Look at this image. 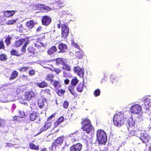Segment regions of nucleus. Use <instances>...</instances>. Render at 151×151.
I'll return each mask as SVG.
<instances>
[{"instance_id": "1", "label": "nucleus", "mask_w": 151, "mask_h": 151, "mask_svg": "<svg viewBox=\"0 0 151 151\" xmlns=\"http://www.w3.org/2000/svg\"><path fill=\"white\" fill-rule=\"evenodd\" d=\"M124 114L122 112H120L115 114L113 119L114 125L120 127L125 122L126 119L124 117Z\"/></svg>"}, {"instance_id": "2", "label": "nucleus", "mask_w": 151, "mask_h": 151, "mask_svg": "<svg viewBox=\"0 0 151 151\" xmlns=\"http://www.w3.org/2000/svg\"><path fill=\"white\" fill-rule=\"evenodd\" d=\"M55 60L56 64L57 65L61 66H68V64L67 63L66 60L61 58H57L55 59L50 60L46 61H42L40 62V65L43 66V65H50L48 63L49 62H51Z\"/></svg>"}, {"instance_id": "3", "label": "nucleus", "mask_w": 151, "mask_h": 151, "mask_svg": "<svg viewBox=\"0 0 151 151\" xmlns=\"http://www.w3.org/2000/svg\"><path fill=\"white\" fill-rule=\"evenodd\" d=\"M96 136L98 141L99 143L104 145L106 143L107 141V138L106 134L104 131L98 130Z\"/></svg>"}, {"instance_id": "4", "label": "nucleus", "mask_w": 151, "mask_h": 151, "mask_svg": "<svg viewBox=\"0 0 151 151\" xmlns=\"http://www.w3.org/2000/svg\"><path fill=\"white\" fill-rule=\"evenodd\" d=\"M61 36L63 38H66L69 33V28L66 24H64L61 26Z\"/></svg>"}, {"instance_id": "5", "label": "nucleus", "mask_w": 151, "mask_h": 151, "mask_svg": "<svg viewBox=\"0 0 151 151\" xmlns=\"http://www.w3.org/2000/svg\"><path fill=\"white\" fill-rule=\"evenodd\" d=\"M52 21L51 18L49 16L44 15L42 17L41 19L42 24L46 27L49 25Z\"/></svg>"}, {"instance_id": "6", "label": "nucleus", "mask_w": 151, "mask_h": 151, "mask_svg": "<svg viewBox=\"0 0 151 151\" xmlns=\"http://www.w3.org/2000/svg\"><path fill=\"white\" fill-rule=\"evenodd\" d=\"M64 137L63 136L58 137L56 140L52 142V145L50 147L52 149L54 147L55 148L56 147L61 145L63 143Z\"/></svg>"}, {"instance_id": "7", "label": "nucleus", "mask_w": 151, "mask_h": 151, "mask_svg": "<svg viewBox=\"0 0 151 151\" xmlns=\"http://www.w3.org/2000/svg\"><path fill=\"white\" fill-rule=\"evenodd\" d=\"M58 48L59 50L58 53H63L65 52L68 47L67 45L62 42L59 43L58 45Z\"/></svg>"}, {"instance_id": "8", "label": "nucleus", "mask_w": 151, "mask_h": 151, "mask_svg": "<svg viewBox=\"0 0 151 151\" xmlns=\"http://www.w3.org/2000/svg\"><path fill=\"white\" fill-rule=\"evenodd\" d=\"M38 105L40 108H42L47 105L46 99L42 97H40L38 99Z\"/></svg>"}, {"instance_id": "9", "label": "nucleus", "mask_w": 151, "mask_h": 151, "mask_svg": "<svg viewBox=\"0 0 151 151\" xmlns=\"http://www.w3.org/2000/svg\"><path fill=\"white\" fill-rule=\"evenodd\" d=\"M141 110V106L137 104L132 106L131 109V111L132 113L137 114H139L140 113Z\"/></svg>"}, {"instance_id": "10", "label": "nucleus", "mask_w": 151, "mask_h": 151, "mask_svg": "<svg viewBox=\"0 0 151 151\" xmlns=\"http://www.w3.org/2000/svg\"><path fill=\"white\" fill-rule=\"evenodd\" d=\"M82 147L80 143L74 144L70 147V151H80Z\"/></svg>"}, {"instance_id": "11", "label": "nucleus", "mask_w": 151, "mask_h": 151, "mask_svg": "<svg viewBox=\"0 0 151 151\" xmlns=\"http://www.w3.org/2000/svg\"><path fill=\"white\" fill-rule=\"evenodd\" d=\"M129 126L127 127L128 130H133L135 127V121L132 118H130L128 122Z\"/></svg>"}, {"instance_id": "12", "label": "nucleus", "mask_w": 151, "mask_h": 151, "mask_svg": "<svg viewBox=\"0 0 151 151\" xmlns=\"http://www.w3.org/2000/svg\"><path fill=\"white\" fill-rule=\"evenodd\" d=\"M35 94L32 91L27 92L25 94V99L29 100L31 99L32 98L35 97Z\"/></svg>"}, {"instance_id": "13", "label": "nucleus", "mask_w": 151, "mask_h": 151, "mask_svg": "<svg viewBox=\"0 0 151 151\" xmlns=\"http://www.w3.org/2000/svg\"><path fill=\"white\" fill-rule=\"evenodd\" d=\"M150 139V137L149 135L146 133L142 134L140 138V139L144 143H146L148 142Z\"/></svg>"}, {"instance_id": "14", "label": "nucleus", "mask_w": 151, "mask_h": 151, "mask_svg": "<svg viewBox=\"0 0 151 151\" xmlns=\"http://www.w3.org/2000/svg\"><path fill=\"white\" fill-rule=\"evenodd\" d=\"M16 13L14 10H6L3 12V13L4 16L5 17L9 18L14 15Z\"/></svg>"}, {"instance_id": "15", "label": "nucleus", "mask_w": 151, "mask_h": 151, "mask_svg": "<svg viewBox=\"0 0 151 151\" xmlns=\"http://www.w3.org/2000/svg\"><path fill=\"white\" fill-rule=\"evenodd\" d=\"M57 51V48L55 46H51L49 48L47 51V54L50 55H51L54 54L55 52Z\"/></svg>"}, {"instance_id": "16", "label": "nucleus", "mask_w": 151, "mask_h": 151, "mask_svg": "<svg viewBox=\"0 0 151 151\" xmlns=\"http://www.w3.org/2000/svg\"><path fill=\"white\" fill-rule=\"evenodd\" d=\"M35 24L34 21L32 19L27 21L26 23V26L28 28L32 29L34 27Z\"/></svg>"}, {"instance_id": "17", "label": "nucleus", "mask_w": 151, "mask_h": 151, "mask_svg": "<svg viewBox=\"0 0 151 151\" xmlns=\"http://www.w3.org/2000/svg\"><path fill=\"white\" fill-rule=\"evenodd\" d=\"M74 70L75 72L78 73V75L79 76H82L84 74V70L81 68L80 67H75Z\"/></svg>"}, {"instance_id": "18", "label": "nucleus", "mask_w": 151, "mask_h": 151, "mask_svg": "<svg viewBox=\"0 0 151 151\" xmlns=\"http://www.w3.org/2000/svg\"><path fill=\"white\" fill-rule=\"evenodd\" d=\"M129 132L128 134V135L129 136H132L134 135H136L137 136H138L139 134L141 133V131L139 130H128Z\"/></svg>"}, {"instance_id": "19", "label": "nucleus", "mask_w": 151, "mask_h": 151, "mask_svg": "<svg viewBox=\"0 0 151 151\" xmlns=\"http://www.w3.org/2000/svg\"><path fill=\"white\" fill-rule=\"evenodd\" d=\"M82 128L83 131H86L88 133L91 132L93 129L92 125L85 126L83 127Z\"/></svg>"}, {"instance_id": "20", "label": "nucleus", "mask_w": 151, "mask_h": 151, "mask_svg": "<svg viewBox=\"0 0 151 151\" xmlns=\"http://www.w3.org/2000/svg\"><path fill=\"white\" fill-rule=\"evenodd\" d=\"M27 51L31 56L34 55L36 52V49L34 47L31 46L28 47Z\"/></svg>"}, {"instance_id": "21", "label": "nucleus", "mask_w": 151, "mask_h": 151, "mask_svg": "<svg viewBox=\"0 0 151 151\" xmlns=\"http://www.w3.org/2000/svg\"><path fill=\"white\" fill-rule=\"evenodd\" d=\"M144 107L146 109H149L151 108V104L150 102V100L148 98H145L144 99Z\"/></svg>"}, {"instance_id": "22", "label": "nucleus", "mask_w": 151, "mask_h": 151, "mask_svg": "<svg viewBox=\"0 0 151 151\" xmlns=\"http://www.w3.org/2000/svg\"><path fill=\"white\" fill-rule=\"evenodd\" d=\"M39 114L36 112H33L29 114V119L31 121L35 120L39 116Z\"/></svg>"}, {"instance_id": "23", "label": "nucleus", "mask_w": 151, "mask_h": 151, "mask_svg": "<svg viewBox=\"0 0 151 151\" xmlns=\"http://www.w3.org/2000/svg\"><path fill=\"white\" fill-rule=\"evenodd\" d=\"M51 123L50 122H48L46 123L40 129L41 132L46 131L51 126Z\"/></svg>"}, {"instance_id": "24", "label": "nucleus", "mask_w": 151, "mask_h": 151, "mask_svg": "<svg viewBox=\"0 0 151 151\" xmlns=\"http://www.w3.org/2000/svg\"><path fill=\"white\" fill-rule=\"evenodd\" d=\"M26 40L25 38H22L16 41L14 44L15 47H18L22 46L24 42Z\"/></svg>"}, {"instance_id": "25", "label": "nucleus", "mask_w": 151, "mask_h": 151, "mask_svg": "<svg viewBox=\"0 0 151 151\" xmlns=\"http://www.w3.org/2000/svg\"><path fill=\"white\" fill-rule=\"evenodd\" d=\"M51 83L54 86V87L56 89L60 88L61 86L60 82L58 81H52L51 82Z\"/></svg>"}, {"instance_id": "26", "label": "nucleus", "mask_w": 151, "mask_h": 151, "mask_svg": "<svg viewBox=\"0 0 151 151\" xmlns=\"http://www.w3.org/2000/svg\"><path fill=\"white\" fill-rule=\"evenodd\" d=\"M84 55V52L82 51L77 52L76 53V57L79 59L82 58Z\"/></svg>"}, {"instance_id": "27", "label": "nucleus", "mask_w": 151, "mask_h": 151, "mask_svg": "<svg viewBox=\"0 0 151 151\" xmlns=\"http://www.w3.org/2000/svg\"><path fill=\"white\" fill-rule=\"evenodd\" d=\"M12 37L10 36L9 35H8L6 38L4 42L5 43L6 46H8L9 45L11 44V40H12Z\"/></svg>"}, {"instance_id": "28", "label": "nucleus", "mask_w": 151, "mask_h": 151, "mask_svg": "<svg viewBox=\"0 0 151 151\" xmlns=\"http://www.w3.org/2000/svg\"><path fill=\"white\" fill-rule=\"evenodd\" d=\"M29 146L30 149L32 150H38L39 149V148L38 146H36L34 143H31L29 144Z\"/></svg>"}, {"instance_id": "29", "label": "nucleus", "mask_w": 151, "mask_h": 151, "mask_svg": "<svg viewBox=\"0 0 151 151\" xmlns=\"http://www.w3.org/2000/svg\"><path fill=\"white\" fill-rule=\"evenodd\" d=\"M63 119L64 118L63 117H61L59 118L55 124V127H57L58 125L63 121Z\"/></svg>"}, {"instance_id": "30", "label": "nucleus", "mask_w": 151, "mask_h": 151, "mask_svg": "<svg viewBox=\"0 0 151 151\" xmlns=\"http://www.w3.org/2000/svg\"><path fill=\"white\" fill-rule=\"evenodd\" d=\"M83 87L84 84L83 83H80L77 87V90L78 91L81 92L83 90Z\"/></svg>"}, {"instance_id": "31", "label": "nucleus", "mask_w": 151, "mask_h": 151, "mask_svg": "<svg viewBox=\"0 0 151 151\" xmlns=\"http://www.w3.org/2000/svg\"><path fill=\"white\" fill-rule=\"evenodd\" d=\"M83 127L85 126H87L88 125H91L90 121L88 119H86L84 120L82 123Z\"/></svg>"}, {"instance_id": "32", "label": "nucleus", "mask_w": 151, "mask_h": 151, "mask_svg": "<svg viewBox=\"0 0 151 151\" xmlns=\"http://www.w3.org/2000/svg\"><path fill=\"white\" fill-rule=\"evenodd\" d=\"M78 82V80H77L76 77H75L71 80V85L75 86L77 84Z\"/></svg>"}, {"instance_id": "33", "label": "nucleus", "mask_w": 151, "mask_h": 151, "mask_svg": "<svg viewBox=\"0 0 151 151\" xmlns=\"http://www.w3.org/2000/svg\"><path fill=\"white\" fill-rule=\"evenodd\" d=\"M47 84L45 82H42L41 83H38L37 84V86L40 88H43L47 86Z\"/></svg>"}, {"instance_id": "34", "label": "nucleus", "mask_w": 151, "mask_h": 151, "mask_svg": "<svg viewBox=\"0 0 151 151\" xmlns=\"http://www.w3.org/2000/svg\"><path fill=\"white\" fill-rule=\"evenodd\" d=\"M10 54L12 55H14L17 56H19L20 55L18 53L16 50L14 49H12L10 52Z\"/></svg>"}, {"instance_id": "35", "label": "nucleus", "mask_w": 151, "mask_h": 151, "mask_svg": "<svg viewBox=\"0 0 151 151\" xmlns=\"http://www.w3.org/2000/svg\"><path fill=\"white\" fill-rule=\"evenodd\" d=\"M7 60L6 55L5 54H1L0 55V60L1 61H5Z\"/></svg>"}, {"instance_id": "36", "label": "nucleus", "mask_w": 151, "mask_h": 151, "mask_svg": "<svg viewBox=\"0 0 151 151\" xmlns=\"http://www.w3.org/2000/svg\"><path fill=\"white\" fill-rule=\"evenodd\" d=\"M75 86H69L68 87V89L70 93L73 95H75L76 92L74 91Z\"/></svg>"}, {"instance_id": "37", "label": "nucleus", "mask_w": 151, "mask_h": 151, "mask_svg": "<svg viewBox=\"0 0 151 151\" xmlns=\"http://www.w3.org/2000/svg\"><path fill=\"white\" fill-rule=\"evenodd\" d=\"M18 73L16 71H14L12 74L10 80H12L16 78L18 76Z\"/></svg>"}, {"instance_id": "38", "label": "nucleus", "mask_w": 151, "mask_h": 151, "mask_svg": "<svg viewBox=\"0 0 151 151\" xmlns=\"http://www.w3.org/2000/svg\"><path fill=\"white\" fill-rule=\"evenodd\" d=\"M17 19L9 20L6 22V24L8 25L10 24H13L16 22L17 21Z\"/></svg>"}, {"instance_id": "39", "label": "nucleus", "mask_w": 151, "mask_h": 151, "mask_svg": "<svg viewBox=\"0 0 151 151\" xmlns=\"http://www.w3.org/2000/svg\"><path fill=\"white\" fill-rule=\"evenodd\" d=\"M6 124V121L0 118V129L5 127Z\"/></svg>"}, {"instance_id": "40", "label": "nucleus", "mask_w": 151, "mask_h": 151, "mask_svg": "<svg viewBox=\"0 0 151 151\" xmlns=\"http://www.w3.org/2000/svg\"><path fill=\"white\" fill-rule=\"evenodd\" d=\"M52 68L47 67V68L50 69L52 71L55 72L56 73H59L60 71V70L57 68H55L54 67H51Z\"/></svg>"}, {"instance_id": "41", "label": "nucleus", "mask_w": 151, "mask_h": 151, "mask_svg": "<svg viewBox=\"0 0 151 151\" xmlns=\"http://www.w3.org/2000/svg\"><path fill=\"white\" fill-rule=\"evenodd\" d=\"M53 77L54 76L52 74H48L46 76V79L52 82V81H53L52 79L53 78Z\"/></svg>"}, {"instance_id": "42", "label": "nucleus", "mask_w": 151, "mask_h": 151, "mask_svg": "<svg viewBox=\"0 0 151 151\" xmlns=\"http://www.w3.org/2000/svg\"><path fill=\"white\" fill-rule=\"evenodd\" d=\"M6 20V19L3 16H0V23L2 25H4Z\"/></svg>"}, {"instance_id": "43", "label": "nucleus", "mask_w": 151, "mask_h": 151, "mask_svg": "<svg viewBox=\"0 0 151 151\" xmlns=\"http://www.w3.org/2000/svg\"><path fill=\"white\" fill-rule=\"evenodd\" d=\"M51 8L50 7L44 5L42 10L44 11V12H47L51 10Z\"/></svg>"}, {"instance_id": "44", "label": "nucleus", "mask_w": 151, "mask_h": 151, "mask_svg": "<svg viewBox=\"0 0 151 151\" xmlns=\"http://www.w3.org/2000/svg\"><path fill=\"white\" fill-rule=\"evenodd\" d=\"M43 6L44 4H40L36 5L35 6V8L37 10H42Z\"/></svg>"}, {"instance_id": "45", "label": "nucleus", "mask_w": 151, "mask_h": 151, "mask_svg": "<svg viewBox=\"0 0 151 151\" xmlns=\"http://www.w3.org/2000/svg\"><path fill=\"white\" fill-rule=\"evenodd\" d=\"M17 29L18 31L21 32H22L23 30V25L22 24H20L19 26L17 25Z\"/></svg>"}, {"instance_id": "46", "label": "nucleus", "mask_w": 151, "mask_h": 151, "mask_svg": "<svg viewBox=\"0 0 151 151\" xmlns=\"http://www.w3.org/2000/svg\"><path fill=\"white\" fill-rule=\"evenodd\" d=\"M100 91L99 89H96L94 92L93 94L95 96H99L100 95Z\"/></svg>"}, {"instance_id": "47", "label": "nucleus", "mask_w": 151, "mask_h": 151, "mask_svg": "<svg viewBox=\"0 0 151 151\" xmlns=\"http://www.w3.org/2000/svg\"><path fill=\"white\" fill-rule=\"evenodd\" d=\"M72 44L76 48L79 50H81L80 47L74 41L72 42Z\"/></svg>"}, {"instance_id": "48", "label": "nucleus", "mask_w": 151, "mask_h": 151, "mask_svg": "<svg viewBox=\"0 0 151 151\" xmlns=\"http://www.w3.org/2000/svg\"><path fill=\"white\" fill-rule=\"evenodd\" d=\"M1 49L3 50H4L5 49V46L4 45V43L2 40L0 41V49Z\"/></svg>"}, {"instance_id": "49", "label": "nucleus", "mask_w": 151, "mask_h": 151, "mask_svg": "<svg viewBox=\"0 0 151 151\" xmlns=\"http://www.w3.org/2000/svg\"><path fill=\"white\" fill-rule=\"evenodd\" d=\"M45 38V36L44 34H42L40 35L39 37L37 39L38 41L40 40L41 39H44Z\"/></svg>"}, {"instance_id": "50", "label": "nucleus", "mask_w": 151, "mask_h": 151, "mask_svg": "<svg viewBox=\"0 0 151 151\" xmlns=\"http://www.w3.org/2000/svg\"><path fill=\"white\" fill-rule=\"evenodd\" d=\"M116 76L114 75H111L110 77V80L112 83H114L116 81Z\"/></svg>"}, {"instance_id": "51", "label": "nucleus", "mask_w": 151, "mask_h": 151, "mask_svg": "<svg viewBox=\"0 0 151 151\" xmlns=\"http://www.w3.org/2000/svg\"><path fill=\"white\" fill-rule=\"evenodd\" d=\"M78 134V132H75L71 133L70 134H69L68 135V137H75Z\"/></svg>"}, {"instance_id": "52", "label": "nucleus", "mask_w": 151, "mask_h": 151, "mask_svg": "<svg viewBox=\"0 0 151 151\" xmlns=\"http://www.w3.org/2000/svg\"><path fill=\"white\" fill-rule=\"evenodd\" d=\"M83 139L84 140L85 142L86 143H88L90 139L87 136H83Z\"/></svg>"}, {"instance_id": "53", "label": "nucleus", "mask_w": 151, "mask_h": 151, "mask_svg": "<svg viewBox=\"0 0 151 151\" xmlns=\"http://www.w3.org/2000/svg\"><path fill=\"white\" fill-rule=\"evenodd\" d=\"M65 92V91L64 90H60L58 92V94L59 96H62L63 95Z\"/></svg>"}, {"instance_id": "54", "label": "nucleus", "mask_w": 151, "mask_h": 151, "mask_svg": "<svg viewBox=\"0 0 151 151\" xmlns=\"http://www.w3.org/2000/svg\"><path fill=\"white\" fill-rule=\"evenodd\" d=\"M69 105V103L67 101H65L64 102L63 106L65 108H67L68 106Z\"/></svg>"}, {"instance_id": "55", "label": "nucleus", "mask_w": 151, "mask_h": 151, "mask_svg": "<svg viewBox=\"0 0 151 151\" xmlns=\"http://www.w3.org/2000/svg\"><path fill=\"white\" fill-rule=\"evenodd\" d=\"M20 117L21 118H23L25 116V114L23 111H19Z\"/></svg>"}, {"instance_id": "56", "label": "nucleus", "mask_w": 151, "mask_h": 151, "mask_svg": "<svg viewBox=\"0 0 151 151\" xmlns=\"http://www.w3.org/2000/svg\"><path fill=\"white\" fill-rule=\"evenodd\" d=\"M27 67H23L22 68L20 69V71L21 72L25 71L27 69Z\"/></svg>"}, {"instance_id": "57", "label": "nucleus", "mask_w": 151, "mask_h": 151, "mask_svg": "<svg viewBox=\"0 0 151 151\" xmlns=\"http://www.w3.org/2000/svg\"><path fill=\"white\" fill-rule=\"evenodd\" d=\"M26 47L23 46L21 48V51L23 52H25L26 51Z\"/></svg>"}, {"instance_id": "58", "label": "nucleus", "mask_w": 151, "mask_h": 151, "mask_svg": "<svg viewBox=\"0 0 151 151\" xmlns=\"http://www.w3.org/2000/svg\"><path fill=\"white\" fill-rule=\"evenodd\" d=\"M29 43L30 41L29 40H27L25 42L23 46L27 47V45L29 44Z\"/></svg>"}, {"instance_id": "59", "label": "nucleus", "mask_w": 151, "mask_h": 151, "mask_svg": "<svg viewBox=\"0 0 151 151\" xmlns=\"http://www.w3.org/2000/svg\"><path fill=\"white\" fill-rule=\"evenodd\" d=\"M42 29V27L41 26H40L37 28L36 31L37 32L40 31Z\"/></svg>"}, {"instance_id": "60", "label": "nucleus", "mask_w": 151, "mask_h": 151, "mask_svg": "<svg viewBox=\"0 0 151 151\" xmlns=\"http://www.w3.org/2000/svg\"><path fill=\"white\" fill-rule=\"evenodd\" d=\"M13 119L15 120L19 121V117L17 116H15L14 117Z\"/></svg>"}, {"instance_id": "61", "label": "nucleus", "mask_w": 151, "mask_h": 151, "mask_svg": "<svg viewBox=\"0 0 151 151\" xmlns=\"http://www.w3.org/2000/svg\"><path fill=\"white\" fill-rule=\"evenodd\" d=\"M63 68L64 69L68 71H70V68L69 67H63Z\"/></svg>"}, {"instance_id": "62", "label": "nucleus", "mask_w": 151, "mask_h": 151, "mask_svg": "<svg viewBox=\"0 0 151 151\" xmlns=\"http://www.w3.org/2000/svg\"><path fill=\"white\" fill-rule=\"evenodd\" d=\"M35 71L33 70H31L30 72H29V74L31 75H33L35 74Z\"/></svg>"}, {"instance_id": "63", "label": "nucleus", "mask_w": 151, "mask_h": 151, "mask_svg": "<svg viewBox=\"0 0 151 151\" xmlns=\"http://www.w3.org/2000/svg\"><path fill=\"white\" fill-rule=\"evenodd\" d=\"M54 117V114H52L50 116L48 119L49 120H50L52 118Z\"/></svg>"}, {"instance_id": "64", "label": "nucleus", "mask_w": 151, "mask_h": 151, "mask_svg": "<svg viewBox=\"0 0 151 151\" xmlns=\"http://www.w3.org/2000/svg\"><path fill=\"white\" fill-rule=\"evenodd\" d=\"M69 80L68 79H66L65 80V83L66 84H68L69 83Z\"/></svg>"}]
</instances>
